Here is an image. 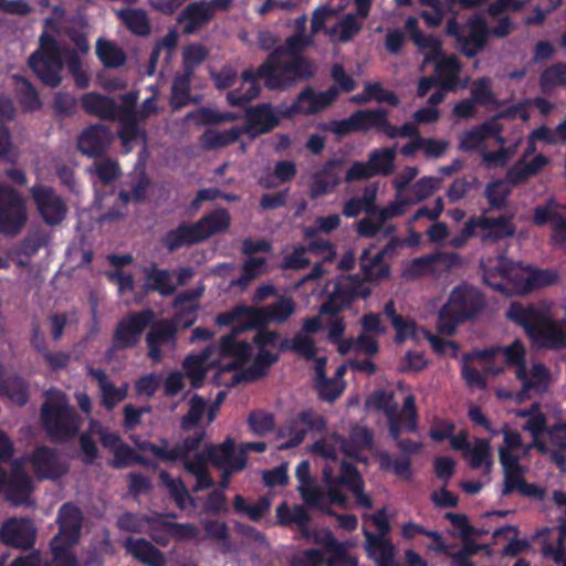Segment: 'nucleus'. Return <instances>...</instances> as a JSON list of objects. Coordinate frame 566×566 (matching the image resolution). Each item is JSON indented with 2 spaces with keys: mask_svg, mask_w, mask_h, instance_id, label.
<instances>
[{
  "mask_svg": "<svg viewBox=\"0 0 566 566\" xmlns=\"http://www.w3.org/2000/svg\"><path fill=\"white\" fill-rule=\"evenodd\" d=\"M177 331L176 324L168 319H160L153 325L151 329L146 335V344L148 347V357L154 363L160 361L163 357V345H175Z\"/></svg>",
  "mask_w": 566,
  "mask_h": 566,
  "instance_id": "obj_26",
  "label": "nucleus"
},
{
  "mask_svg": "<svg viewBox=\"0 0 566 566\" xmlns=\"http://www.w3.org/2000/svg\"><path fill=\"white\" fill-rule=\"evenodd\" d=\"M522 384L521 395L534 390L537 394L547 391L551 381V371L542 363H536L532 366L528 373L527 366L525 367V375L523 379H518Z\"/></svg>",
  "mask_w": 566,
  "mask_h": 566,
  "instance_id": "obj_43",
  "label": "nucleus"
},
{
  "mask_svg": "<svg viewBox=\"0 0 566 566\" xmlns=\"http://www.w3.org/2000/svg\"><path fill=\"white\" fill-rule=\"evenodd\" d=\"M153 318L154 313L150 310H144L122 318L113 333V349L125 350L137 346L144 331L150 325Z\"/></svg>",
  "mask_w": 566,
  "mask_h": 566,
  "instance_id": "obj_14",
  "label": "nucleus"
},
{
  "mask_svg": "<svg viewBox=\"0 0 566 566\" xmlns=\"http://www.w3.org/2000/svg\"><path fill=\"white\" fill-rule=\"evenodd\" d=\"M502 352L507 366L516 367L515 376L523 379L526 367V350L520 339H515L512 344L497 348L483 349L479 353V357L483 359H492L496 353Z\"/></svg>",
  "mask_w": 566,
  "mask_h": 566,
  "instance_id": "obj_35",
  "label": "nucleus"
},
{
  "mask_svg": "<svg viewBox=\"0 0 566 566\" xmlns=\"http://www.w3.org/2000/svg\"><path fill=\"white\" fill-rule=\"evenodd\" d=\"M27 222L22 196L13 187L0 182V233L14 237Z\"/></svg>",
  "mask_w": 566,
  "mask_h": 566,
  "instance_id": "obj_11",
  "label": "nucleus"
},
{
  "mask_svg": "<svg viewBox=\"0 0 566 566\" xmlns=\"http://www.w3.org/2000/svg\"><path fill=\"white\" fill-rule=\"evenodd\" d=\"M363 535L367 556L375 562L376 566H397L396 548L390 538L376 536V533L366 527L363 528Z\"/></svg>",
  "mask_w": 566,
  "mask_h": 566,
  "instance_id": "obj_28",
  "label": "nucleus"
},
{
  "mask_svg": "<svg viewBox=\"0 0 566 566\" xmlns=\"http://www.w3.org/2000/svg\"><path fill=\"white\" fill-rule=\"evenodd\" d=\"M382 315H385L389 321L391 326L396 331V335L394 337V342L396 344H402L407 339H412L417 337V323L411 317H405L401 314L397 313L396 304L392 298L388 300L385 303Z\"/></svg>",
  "mask_w": 566,
  "mask_h": 566,
  "instance_id": "obj_36",
  "label": "nucleus"
},
{
  "mask_svg": "<svg viewBox=\"0 0 566 566\" xmlns=\"http://www.w3.org/2000/svg\"><path fill=\"white\" fill-rule=\"evenodd\" d=\"M437 60L434 72L437 80L440 81V87L444 90H452L458 81V75L461 71V63L455 55H440Z\"/></svg>",
  "mask_w": 566,
  "mask_h": 566,
  "instance_id": "obj_42",
  "label": "nucleus"
},
{
  "mask_svg": "<svg viewBox=\"0 0 566 566\" xmlns=\"http://www.w3.org/2000/svg\"><path fill=\"white\" fill-rule=\"evenodd\" d=\"M353 118L356 124L357 132H368L373 128L378 129L384 124V116H388V111L378 107L369 109H359L354 112Z\"/></svg>",
  "mask_w": 566,
  "mask_h": 566,
  "instance_id": "obj_54",
  "label": "nucleus"
},
{
  "mask_svg": "<svg viewBox=\"0 0 566 566\" xmlns=\"http://www.w3.org/2000/svg\"><path fill=\"white\" fill-rule=\"evenodd\" d=\"M208 50L199 43L187 45L182 51V69L195 74V70L208 57Z\"/></svg>",
  "mask_w": 566,
  "mask_h": 566,
  "instance_id": "obj_64",
  "label": "nucleus"
},
{
  "mask_svg": "<svg viewBox=\"0 0 566 566\" xmlns=\"http://www.w3.org/2000/svg\"><path fill=\"white\" fill-rule=\"evenodd\" d=\"M206 430L195 432L192 436L186 437L182 441L177 442L169 449V441L166 438L160 439V443L145 440L137 442L138 450L149 452L157 460L165 463H176L178 459H186L192 452H197L205 439Z\"/></svg>",
  "mask_w": 566,
  "mask_h": 566,
  "instance_id": "obj_12",
  "label": "nucleus"
},
{
  "mask_svg": "<svg viewBox=\"0 0 566 566\" xmlns=\"http://www.w3.org/2000/svg\"><path fill=\"white\" fill-rule=\"evenodd\" d=\"M280 124V116L271 103H260L245 109L243 134L260 136L270 133Z\"/></svg>",
  "mask_w": 566,
  "mask_h": 566,
  "instance_id": "obj_19",
  "label": "nucleus"
},
{
  "mask_svg": "<svg viewBox=\"0 0 566 566\" xmlns=\"http://www.w3.org/2000/svg\"><path fill=\"white\" fill-rule=\"evenodd\" d=\"M279 354L271 353L266 348H260L252 364L244 370L233 373L226 387H234L240 382H253L268 375L269 368L279 360Z\"/></svg>",
  "mask_w": 566,
  "mask_h": 566,
  "instance_id": "obj_24",
  "label": "nucleus"
},
{
  "mask_svg": "<svg viewBox=\"0 0 566 566\" xmlns=\"http://www.w3.org/2000/svg\"><path fill=\"white\" fill-rule=\"evenodd\" d=\"M326 428V420L313 409H305L291 418L284 427L289 439L282 449L298 447L311 431L322 432Z\"/></svg>",
  "mask_w": 566,
  "mask_h": 566,
  "instance_id": "obj_17",
  "label": "nucleus"
},
{
  "mask_svg": "<svg viewBox=\"0 0 566 566\" xmlns=\"http://www.w3.org/2000/svg\"><path fill=\"white\" fill-rule=\"evenodd\" d=\"M81 102L85 113L104 120H116L117 104L113 97L90 92L82 96Z\"/></svg>",
  "mask_w": 566,
  "mask_h": 566,
  "instance_id": "obj_41",
  "label": "nucleus"
},
{
  "mask_svg": "<svg viewBox=\"0 0 566 566\" xmlns=\"http://www.w3.org/2000/svg\"><path fill=\"white\" fill-rule=\"evenodd\" d=\"M29 462L39 481L57 480L69 471V465L61 460L59 452L46 446L34 448Z\"/></svg>",
  "mask_w": 566,
  "mask_h": 566,
  "instance_id": "obj_16",
  "label": "nucleus"
},
{
  "mask_svg": "<svg viewBox=\"0 0 566 566\" xmlns=\"http://www.w3.org/2000/svg\"><path fill=\"white\" fill-rule=\"evenodd\" d=\"M331 284L332 290L319 306V315L335 316L349 308L356 300H366L371 294V289L358 274L339 275Z\"/></svg>",
  "mask_w": 566,
  "mask_h": 566,
  "instance_id": "obj_7",
  "label": "nucleus"
},
{
  "mask_svg": "<svg viewBox=\"0 0 566 566\" xmlns=\"http://www.w3.org/2000/svg\"><path fill=\"white\" fill-rule=\"evenodd\" d=\"M444 32L455 40L459 51L469 59L484 50L490 36L486 21L480 14L471 15L465 24L452 17L447 21Z\"/></svg>",
  "mask_w": 566,
  "mask_h": 566,
  "instance_id": "obj_8",
  "label": "nucleus"
},
{
  "mask_svg": "<svg viewBox=\"0 0 566 566\" xmlns=\"http://www.w3.org/2000/svg\"><path fill=\"white\" fill-rule=\"evenodd\" d=\"M113 140L112 130L103 124L90 125L80 135L77 140L78 150L91 158L102 156Z\"/></svg>",
  "mask_w": 566,
  "mask_h": 566,
  "instance_id": "obj_21",
  "label": "nucleus"
},
{
  "mask_svg": "<svg viewBox=\"0 0 566 566\" xmlns=\"http://www.w3.org/2000/svg\"><path fill=\"white\" fill-rule=\"evenodd\" d=\"M206 411L207 403L205 399L200 395L195 394L189 400V409L187 413L182 416L180 420V429L187 432L197 428Z\"/></svg>",
  "mask_w": 566,
  "mask_h": 566,
  "instance_id": "obj_58",
  "label": "nucleus"
},
{
  "mask_svg": "<svg viewBox=\"0 0 566 566\" xmlns=\"http://www.w3.org/2000/svg\"><path fill=\"white\" fill-rule=\"evenodd\" d=\"M193 223L201 242H205L214 234L228 231L231 226V216L227 208L220 207L209 213H205Z\"/></svg>",
  "mask_w": 566,
  "mask_h": 566,
  "instance_id": "obj_32",
  "label": "nucleus"
},
{
  "mask_svg": "<svg viewBox=\"0 0 566 566\" xmlns=\"http://www.w3.org/2000/svg\"><path fill=\"white\" fill-rule=\"evenodd\" d=\"M96 55L107 69H118L126 62L123 49L104 39H98L96 42Z\"/></svg>",
  "mask_w": 566,
  "mask_h": 566,
  "instance_id": "obj_50",
  "label": "nucleus"
},
{
  "mask_svg": "<svg viewBox=\"0 0 566 566\" xmlns=\"http://www.w3.org/2000/svg\"><path fill=\"white\" fill-rule=\"evenodd\" d=\"M307 539H312L315 544L321 545L329 554L326 559L328 566H345L349 562L346 543L338 542L329 530H310L303 535Z\"/></svg>",
  "mask_w": 566,
  "mask_h": 566,
  "instance_id": "obj_25",
  "label": "nucleus"
},
{
  "mask_svg": "<svg viewBox=\"0 0 566 566\" xmlns=\"http://www.w3.org/2000/svg\"><path fill=\"white\" fill-rule=\"evenodd\" d=\"M479 186L480 181L475 176L470 175L457 178L449 186L446 196L450 203H455L463 199L473 189H478Z\"/></svg>",
  "mask_w": 566,
  "mask_h": 566,
  "instance_id": "obj_61",
  "label": "nucleus"
},
{
  "mask_svg": "<svg viewBox=\"0 0 566 566\" xmlns=\"http://www.w3.org/2000/svg\"><path fill=\"white\" fill-rule=\"evenodd\" d=\"M243 316H249V318L255 323H261L264 321L263 312L240 305L235 306L231 311L218 314L216 317V324L218 326H230L234 322L241 319Z\"/></svg>",
  "mask_w": 566,
  "mask_h": 566,
  "instance_id": "obj_59",
  "label": "nucleus"
},
{
  "mask_svg": "<svg viewBox=\"0 0 566 566\" xmlns=\"http://www.w3.org/2000/svg\"><path fill=\"white\" fill-rule=\"evenodd\" d=\"M209 461L217 469L232 468L241 460L247 467V454L243 450H235V442L232 438L224 439L220 444L208 443L205 446Z\"/></svg>",
  "mask_w": 566,
  "mask_h": 566,
  "instance_id": "obj_30",
  "label": "nucleus"
},
{
  "mask_svg": "<svg viewBox=\"0 0 566 566\" xmlns=\"http://www.w3.org/2000/svg\"><path fill=\"white\" fill-rule=\"evenodd\" d=\"M314 42L313 34L301 35L293 33L285 40V44L276 46L268 54V66L272 65L273 61L282 72L284 65H296L294 73L287 74V81L291 86L298 83L307 82L315 76L316 69L314 62L303 54V51L311 46Z\"/></svg>",
  "mask_w": 566,
  "mask_h": 566,
  "instance_id": "obj_4",
  "label": "nucleus"
},
{
  "mask_svg": "<svg viewBox=\"0 0 566 566\" xmlns=\"http://www.w3.org/2000/svg\"><path fill=\"white\" fill-rule=\"evenodd\" d=\"M242 134V128L238 126L222 132L207 129L200 137V144L206 150H216L235 143Z\"/></svg>",
  "mask_w": 566,
  "mask_h": 566,
  "instance_id": "obj_44",
  "label": "nucleus"
},
{
  "mask_svg": "<svg viewBox=\"0 0 566 566\" xmlns=\"http://www.w3.org/2000/svg\"><path fill=\"white\" fill-rule=\"evenodd\" d=\"M495 272L505 281L513 282L514 291L517 293H528L535 289L552 285L556 282V274L551 270H538L530 265L522 266L509 261H501L495 271L486 270L483 272V283L495 291H504L502 282L493 281Z\"/></svg>",
  "mask_w": 566,
  "mask_h": 566,
  "instance_id": "obj_5",
  "label": "nucleus"
},
{
  "mask_svg": "<svg viewBox=\"0 0 566 566\" xmlns=\"http://www.w3.org/2000/svg\"><path fill=\"white\" fill-rule=\"evenodd\" d=\"M503 180H494L486 185L484 197L488 200L490 210H502L506 207L510 190L502 187Z\"/></svg>",
  "mask_w": 566,
  "mask_h": 566,
  "instance_id": "obj_63",
  "label": "nucleus"
},
{
  "mask_svg": "<svg viewBox=\"0 0 566 566\" xmlns=\"http://www.w3.org/2000/svg\"><path fill=\"white\" fill-rule=\"evenodd\" d=\"M315 389L321 400L334 402L344 392L345 386L342 380L319 375V380H315Z\"/></svg>",
  "mask_w": 566,
  "mask_h": 566,
  "instance_id": "obj_62",
  "label": "nucleus"
},
{
  "mask_svg": "<svg viewBox=\"0 0 566 566\" xmlns=\"http://www.w3.org/2000/svg\"><path fill=\"white\" fill-rule=\"evenodd\" d=\"M213 18V11L208 1L199 0L186 6L178 21L184 23L182 33L190 35L207 27Z\"/></svg>",
  "mask_w": 566,
  "mask_h": 566,
  "instance_id": "obj_27",
  "label": "nucleus"
},
{
  "mask_svg": "<svg viewBox=\"0 0 566 566\" xmlns=\"http://www.w3.org/2000/svg\"><path fill=\"white\" fill-rule=\"evenodd\" d=\"M323 476L327 484L344 485L349 491L364 484V480L358 469L353 463L347 461H343L340 463V472L338 476H333L332 469L328 468L324 469Z\"/></svg>",
  "mask_w": 566,
  "mask_h": 566,
  "instance_id": "obj_45",
  "label": "nucleus"
},
{
  "mask_svg": "<svg viewBox=\"0 0 566 566\" xmlns=\"http://www.w3.org/2000/svg\"><path fill=\"white\" fill-rule=\"evenodd\" d=\"M266 65H269L268 56L256 70L252 67L245 69L241 74V78L249 84L258 83L259 80H263L264 86L270 91H285L292 87L287 81V76L284 75L293 73L292 71H294L293 69H295L296 65H284L282 66V72L274 62L270 67Z\"/></svg>",
  "mask_w": 566,
  "mask_h": 566,
  "instance_id": "obj_18",
  "label": "nucleus"
},
{
  "mask_svg": "<svg viewBox=\"0 0 566 566\" xmlns=\"http://www.w3.org/2000/svg\"><path fill=\"white\" fill-rule=\"evenodd\" d=\"M36 541V527L29 517H11L0 527V542L9 547L28 551Z\"/></svg>",
  "mask_w": 566,
  "mask_h": 566,
  "instance_id": "obj_15",
  "label": "nucleus"
},
{
  "mask_svg": "<svg viewBox=\"0 0 566 566\" xmlns=\"http://www.w3.org/2000/svg\"><path fill=\"white\" fill-rule=\"evenodd\" d=\"M523 430L531 433L533 438V444L538 451L543 453L546 452L545 443L539 440V438L544 433H548L549 430L547 426V416L545 413H535V416L531 417V419H527L523 424Z\"/></svg>",
  "mask_w": 566,
  "mask_h": 566,
  "instance_id": "obj_60",
  "label": "nucleus"
},
{
  "mask_svg": "<svg viewBox=\"0 0 566 566\" xmlns=\"http://www.w3.org/2000/svg\"><path fill=\"white\" fill-rule=\"evenodd\" d=\"M44 431L53 442H65L75 437L81 427V417L65 395L45 400L40 409Z\"/></svg>",
  "mask_w": 566,
  "mask_h": 566,
  "instance_id": "obj_6",
  "label": "nucleus"
},
{
  "mask_svg": "<svg viewBox=\"0 0 566 566\" xmlns=\"http://www.w3.org/2000/svg\"><path fill=\"white\" fill-rule=\"evenodd\" d=\"M161 242L169 252H175L182 247L199 244L201 240L195 223L182 221L175 229L168 230Z\"/></svg>",
  "mask_w": 566,
  "mask_h": 566,
  "instance_id": "obj_37",
  "label": "nucleus"
},
{
  "mask_svg": "<svg viewBox=\"0 0 566 566\" xmlns=\"http://www.w3.org/2000/svg\"><path fill=\"white\" fill-rule=\"evenodd\" d=\"M3 488L6 500L13 506L31 504L30 496L34 488L31 478L22 468L15 465L10 474L7 473Z\"/></svg>",
  "mask_w": 566,
  "mask_h": 566,
  "instance_id": "obj_23",
  "label": "nucleus"
},
{
  "mask_svg": "<svg viewBox=\"0 0 566 566\" xmlns=\"http://www.w3.org/2000/svg\"><path fill=\"white\" fill-rule=\"evenodd\" d=\"M298 95L303 103L304 115H314L329 107L337 99L339 90L332 85L326 91L316 93L312 86H306Z\"/></svg>",
  "mask_w": 566,
  "mask_h": 566,
  "instance_id": "obj_34",
  "label": "nucleus"
},
{
  "mask_svg": "<svg viewBox=\"0 0 566 566\" xmlns=\"http://www.w3.org/2000/svg\"><path fill=\"white\" fill-rule=\"evenodd\" d=\"M212 356V347H206L198 355H188L181 366L185 371L184 377L190 380V386L193 389H199L203 386L207 377L206 364Z\"/></svg>",
  "mask_w": 566,
  "mask_h": 566,
  "instance_id": "obj_38",
  "label": "nucleus"
},
{
  "mask_svg": "<svg viewBox=\"0 0 566 566\" xmlns=\"http://www.w3.org/2000/svg\"><path fill=\"white\" fill-rule=\"evenodd\" d=\"M124 546L127 553L146 566H166L164 553L146 538L128 536Z\"/></svg>",
  "mask_w": 566,
  "mask_h": 566,
  "instance_id": "obj_33",
  "label": "nucleus"
},
{
  "mask_svg": "<svg viewBox=\"0 0 566 566\" xmlns=\"http://www.w3.org/2000/svg\"><path fill=\"white\" fill-rule=\"evenodd\" d=\"M160 480L168 488L169 494L180 510L186 509V502L189 501L192 507H196V499L189 495L186 485L181 479L174 480L166 471L160 472Z\"/></svg>",
  "mask_w": 566,
  "mask_h": 566,
  "instance_id": "obj_57",
  "label": "nucleus"
},
{
  "mask_svg": "<svg viewBox=\"0 0 566 566\" xmlns=\"http://www.w3.org/2000/svg\"><path fill=\"white\" fill-rule=\"evenodd\" d=\"M154 530H164L171 538L182 542L193 539L198 536V528L191 523H177L167 520L151 521Z\"/></svg>",
  "mask_w": 566,
  "mask_h": 566,
  "instance_id": "obj_52",
  "label": "nucleus"
},
{
  "mask_svg": "<svg viewBox=\"0 0 566 566\" xmlns=\"http://www.w3.org/2000/svg\"><path fill=\"white\" fill-rule=\"evenodd\" d=\"M59 532L51 541V562L45 566H78L71 548L78 542L83 514L78 506L67 502L57 512Z\"/></svg>",
  "mask_w": 566,
  "mask_h": 566,
  "instance_id": "obj_3",
  "label": "nucleus"
},
{
  "mask_svg": "<svg viewBox=\"0 0 566 566\" xmlns=\"http://www.w3.org/2000/svg\"><path fill=\"white\" fill-rule=\"evenodd\" d=\"M485 307V295L476 286L459 284L454 286L448 301L438 313L437 331L452 336L460 324L474 319Z\"/></svg>",
  "mask_w": 566,
  "mask_h": 566,
  "instance_id": "obj_2",
  "label": "nucleus"
},
{
  "mask_svg": "<svg viewBox=\"0 0 566 566\" xmlns=\"http://www.w3.org/2000/svg\"><path fill=\"white\" fill-rule=\"evenodd\" d=\"M564 208L554 197H551L545 203L534 207L532 217L533 223L538 227L552 222V240L562 244L566 233V217L557 210Z\"/></svg>",
  "mask_w": 566,
  "mask_h": 566,
  "instance_id": "obj_20",
  "label": "nucleus"
},
{
  "mask_svg": "<svg viewBox=\"0 0 566 566\" xmlns=\"http://www.w3.org/2000/svg\"><path fill=\"white\" fill-rule=\"evenodd\" d=\"M538 84L543 93L566 86V63H555L546 67L539 75Z\"/></svg>",
  "mask_w": 566,
  "mask_h": 566,
  "instance_id": "obj_56",
  "label": "nucleus"
},
{
  "mask_svg": "<svg viewBox=\"0 0 566 566\" xmlns=\"http://www.w3.org/2000/svg\"><path fill=\"white\" fill-rule=\"evenodd\" d=\"M478 229L486 231L481 235V240L497 242L511 238L516 232L512 216H500L496 218L479 216L474 217Z\"/></svg>",
  "mask_w": 566,
  "mask_h": 566,
  "instance_id": "obj_31",
  "label": "nucleus"
},
{
  "mask_svg": "<svg viewBox=\"0 0 566 566\" xmlns=\"http://www.w3.org/2000/svg\"><path fill=\"white\" fill-rule=\"evenodd\" d=\"M239 331L233 329L222 336L218 344H211L212 355L217 354L221 359L230 358L229 361L220 364L213 381L217 386H224L227 381L221 380L223 374L237 373L251 357V346L247 342H239Z\"/></svg>",
  "mask_w": 566,
  "mask_h": 566,
  "instance_id": "obj_10",
  "label": "nucleus"
},
{
  "mask_svg": "<svg viewBox=\"0 0 566 566\" xmlns=\"http://www.w3.org/2000/svg\"><path fill=\"white\" fill-rule=\"evenodd\" d=\"M30 195L40 217L46 226H60L66 218L69 207L64 198L53 187L34 184L30 188Z\"/></svg>",
  "mask_w": 566,
  "mask_h": 566,
  "instance_id": "obj_13",
  "label": "nucleus"
},
{
  "mask_svg": "<svg viewBox=\"0 0 566 566\" xmlns=\"http://www.w3.org/2000/svg\"><path fill=\"white\" fill-rule=\"evenodd\" d=\"M396 148L384 147L371 150L368 155V164L376 176H389L395 169Z\"/></svg>",
  "mask_w": 566,
  "mask_h": 566,
  "instance_id": "obj_47",
  "label": "nucleus"
},
{
  "mask_svg": "<svg viewBox=\"0 0 566 566\" xmlns=\"http://www.w3.org/2000/svg\"><path fill=\"white\" fill-rule=\"evenodd\" d=\"M15 78V91L19 98V103L22 105L25 112H34L41 107V101L39 94L33 84L22 76H14Z\"/></svg>",
  "mask_w": 566,
  "mask_h": 566,
  "instance_id": "obj_53",
  "label": "nucleus"
},
{
  "mask_svg": "<svg viewBox=\"0 0 566 566\" xmlns=\"http://www.w3.org/2000/svg\"><path fill=\"white\" fill-rule=\"evenodd\" d=\"M271 507V500L260 496L254 504H248L244 496L237 494L233 497V511L237 514L248 516L252 522L261 521Z\"/></svg>",
  "mask_w": 566,
  "mask_h": 566,
  "instance_id": "obj_49",
  "label": "nucleus"
},
{
  "mask_svg": "<svg viewBox=\"0 0 566 566\" xmlns=\"http://www.w3.org/2000/svg\"><path fill=\"white\" fill-rule=\"evenodd\" d=\"M548 163V157L543 154L535 155L528 163L520 158L506 170L504 181L512 187L521 186L537 176Z\"/></svg>",
  "mask_w": 566,
  "mask_h": 566,
  "instance_id": "obj_29",
  "label": "nucleus"
},
{
  "mask_svg": "<svg viewBox=\"0 0 566 566\" xmlns=\"http://www.w3.org/2000/svg\"><path fill=\"white\" fill-rule=\"evenodd\" d=\"M40 49L29 57V66L50 87H57L62 82L63 59L56 40L43 32L40 36Z\"/></svg>",
  "mask_w": 566,
  "mask_h": 566,
  "instance_id": "obj_9",
  "label": "nucleus"
},
{
  "mask_svg": "<svg viewBox=\"0 0 566 566\" xmlns=\"http://www.w3.org/2000/svg\"><path fill=\"white\" fill-rule=\"evenodd\" d=\"M375 245L371 244L369 249H364L359 256V265L363 272L365 282H380L390 276V265L385 262L380 254L370 252Z\"/></svg>",
  "mask_w": 566,
  "mask_h": 566,
  "instance_id": "obj_39",
  "label": "nucleus"
},
{
  "mask_svg": "<svg viewBox=\"0 0 566 566\" xmlns=\"http://www.w3.org/2000/svg\"><path fill=\"white\" fill-rule=\"evenodd\" d=\"M118 17L135 35L146 36L151 31L148 17L142 9H124L118 12Z\"/></svg>",
  "mask_w": 566,
  "mask_h": 566,
  "instance_id": "obj_51",
  "label": "nucleus"
},
{
  "mask_svg": "<svg viewBox=\"0 0 566 566\" xmlns=\"http://www.w3.org/2000/svg\"><path fill=\"white\" fill-rule=\"evenodd\" d=\"M146 277V289L156 291L161 296H170L176 292V286L171 282L170 272L166 269H158L154 264L150 269L144 271Z\"/></svg>",
  "mask_w": 566,
  "mask_h": 566,
  "instance_id": "obj_48",
  "label": "nucleus"
},
{
  "mask_svg": "<svg viewBox=\"0 0 566 566\" xmlns=\"http://www.w3.org/2000/svg\"><path fill=\"white\" fill-rule=\"evenodd\" d=\"M192 76L193 74L184 71L182 74L174 78L171 85V104L175 109L189 104Z\"/></svg>",
  "mask_w": 566,
  "mask_h": 566,
  "instance_id": "obj_55",
  "label": "nucleus"
},
{
  "mask_svg": "<svg viewBox=\"0 0 566 566\" xmlns=\"http://www.w3.org/2000/svg\"><path fill=\"white\" fill-rule=\"evenodd\" d=\"M342 164V159H328L321 169L313 174L308 187L311 199L323 197L339 186Z\"/></svg>",
  "mask_w": 566,
  "mask_h": 566,
  "instance_id": "obj_22",
  "label": "nucleus"
},
{
  "mask_svg": "<svg viewBox=\"0 0 566 566\" xmlns=\"http://www.w3.org/2000/svg\"><path fill=\"white\" fill-rule=\"evenodd\" d=\"M474 441V446H471L464 457L468 459L471 469L478 470L484 467V473L489 474L493 467L490 440L475 438Z\"/></svg>",
  "mask_w": 566,
  "mask_h": 566,
  "instance_id": "obj_46",
  "label": "nucleus"
},
{
  "mask_svg": "<svg viewBox=\"0 0 566 566\" xmlns=\"http://www.w3.org/2000/svg\"><path fill=\"white\" fill-rule=\"evenodd\" d=\"M4 367L0 363V398H8L17 406H24L29 400V386L19 375L4 376Z\"/></svg>",
  "mask_w": 566,
  "mask_h": 566,
  "instance_id": "obj_40",
  "label": "nucleus"
},
{
  "mask_svg": "<svg viewBox=\"0 0 566 566\" xmlns=\"http://www.w3.org/2000/svg\"><path fill=\"white\" fill-rule=\"evenodd\" d=\"M506 316L522 326L526 335L538 347L560 349L566 346V332L552 319L549 311L535 304L511 303Z\"/></svg>",
  "mask_w": 566,
  "mask_h": 566,
  "instance_id": "obj_1",
  "label": "nucleus"
}]
</instances>
